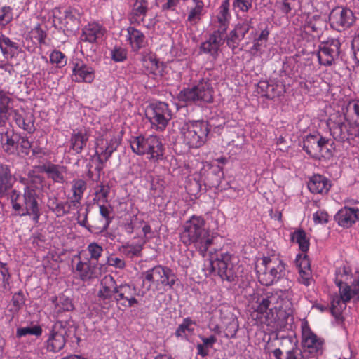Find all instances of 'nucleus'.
Returning a JSON list of instances; mask_svg holds the SVG:
<instances>
[{
  "label": "nucleus",
  "mask_w": 359,
  "mask_h": 359,
  "mask_svg": "<svg viewBox=\"0 0 359 359\" xmlns=\"http://www.w3.org/2000/svg\"><path fill=\"white\" fill-rule=\"evenodd\" d=\"M0 50L6 57L8 56L13 57L18 53L15 43L3 35H0Z\"/></svg>",
  "instance_id": "nucleus-36"
},
{
  "label": "nucleus",
  "mask_w": 359,
  "mask_h": 359,
  "mask_svg": "<svg viewBox=\"0 0 359 359\" xmlns=\"http://www.w3.org/2000/svg\"><path fill=\"white\" fill-rule=\"evenodd\" d=\"M132 151L137 155H149V159L157 161L162 159L164 148L161 138L157 135H139L130 140Z\"/></svg>",
  "instance_id": "nucleus-3"
},
{
  "label": "nucleus",
  "mask_w": 359,
  "mask_h": 359,
  "mask_svg": "<svg viewBox=\"0 0 359 359\" xmlns=\"http://www.w3.org/2000/svg\"><path fill=\"white\" fill-rule=\"evenodd\" d=\"M224 177V172L222 168L219 166H216L210 168L208 171L205 177V187H218Z\"/></svg>",
  "instance_id": "nucleus-30"
},
{
  "label": "nucleus",
  "mask_w": 359,
  "mask_h": 359,
  "mask_svg": "<svg viewBox=\"0 0 359 359\" xmlns=\"http://www.w3.org/2000/svg\"><path fill=\"white\" fill-rule=\"evenodd\" d=\"M87 250L90 253L91 262H96L97 264L99 258L101 257L104 249L97 243H90L88 247Z\"/></svg>",
  "instance_id": "nucleus-43"
},
{
  "label": "nucleus",
  "mask_w": 359,
  "mask_h": 359,
  "mask_svg": "<svg viewBox=\"0 0 359 359\" xmlns=\"http://www.w3.org/2000/svg\"><path fill=\"white\" fill-rule=\"evenodd\" d=\"M110 191V187L108 184H100L96 191L95 196L97 200L102 202H107Z\"/></svg>",
  "instance_id": "nucleus-47"
},
{
  "label": "nucleus",
  "mask_w": 359,
  "mask_h": 359,
  "mask_svg": "<svg viewBox=\"0 0 359 359\" xmlns=\"http://www.w3.org/2000/svg\"><path fill=\"white\" fill-rule=\"evenodd\" d=\"M41 170L55 183L62 184L65 181L64 173L67 172V168L63 165L48 163L41 167Z\"/></svg>",
  "instance_id": "nucleus-25"
},
{
  "label": "nucleus",
  "mask_w": 359,
  "mask_h": 359,
  "mask_svg": "<svg viewBox=\"0 0 359 359\" xmlns=\"http://www.w3.org/2000/svg\"><path fill=\"white\" fill-rule=\"evenodd\" d=\"M42 334V328L38 324H33L32 323L30 325L24 327V339L28 335H34L36 337H39Z\"/></svg>",
  "instance_id": "nucleus-49"
},
{
  "label": "nucleus",
  "mask_w": 359,
  "mask_h": 359,
  "mask_svg": "<svg viewBox=\"0 0 359 359\" xmlns=\"http://www.w3.org/2000/svg\"><path fill=\"white\" fill-rule=\"evenodd\" d=\"M339 276H342V274L337 273V276L335 278V283L339 287V291L340 297L343 302H349L351 298L355 297L353 294H352V287L348 285L347 283H344L342 278H339Z\"/></svg>",
  "instance_id": "nucleus-34"
},
{
  "label": "nucleus",
  "mask_w": 359,
  "mask_h": 359,
  "mask_svg": "<svg viewBox=\"0 0 359 359\" xmlns=\"http://www.w3.org/2000/svg\"><path fill=\"white\" fill-rule=\"evenodd\" d=\"M128 40L134 50H139L145 45V36L140 30L133 27L127 29Z\"/></svg>",
  "instance_id": "nucleus-29"
},
{
  "label": "nucleus",
  "mask_w": 359,
  "mask_h": 359,
  "mask_svg": "<svg viewBox=\"0 0 359 359\" xmlns=\"http://www.w3.org/2000/svg\"><path fill=\"white\" fill-rule=\"evenodd\" d=\"M334 219L339 226L349 228L359 220V209L345 206L338 211Z\"/></svg>",
  "instance_id": "nucleus-20"
},
{
  "label": "nucleus",
  "mask_w": 359,
  "mask_h": 359,
  "mask_svg": "<svg viewBox=\"0 0 359 359\" xmlns=\"http://www.w3.org/2000/svg\"><path fill=\"white\" fill-rule=\"evenodd\" d=\"M196 325L190 318H186L182 323L177 327L175 334L177 338L187 339L189 334L194 331V325Z\"/></svg>",
  "instance_id": "nucleus-35"
},
{
  "label": "nucleus",
  "mask_w": 359,
  "mask_h": 359,
  "mask_svg": "<svg viewBox=\"0 0 359 359\" xmlns=\"http://www.w3.org/2000/svg\"><path fill=\"white\" fill-rule=\"evenodd\" d=\"M302 351L306 358L315 357L322 353L323 340L309 329L302 332Z\"/></svg>",
  "instance_id": "nucleus-14"
},
{
  "label": "nucleus",
  "mask_w": 359,
  "mask_h": 359,
  "mask_svg": "<svg viewBox=\"0 0 359 359\" xmlns=\"http://www.w3.org/2000/svg\"><path fill=\"white\" fill-rule=\"evenodd\" d=\"M216 25H215L216 29H219L222 32H226L229 20L226 18V17L221 16L219 14L217 15V21L215 22Z\"/></svg>",
  "instance_id": "nucleus-56"
},
{
  "label": "nucleus",
  "mask_w": 359,
  "mask_h": 359,
  "mask_svg": "<svg viewBox=\"0 0 359 359\" xmlns=\"http://www.w3.org/2000/svg\"><path fill=\"white\" fill-rule=\"evenodd\" d=\"M184 142L192 148H198L204 144L210 130L206 121H196L186 123L182 127Z\"/></svg>",
  "instance_id": "nucleus-5"
},
{
  "label": "nucleus",
  "mask_w": 359,
  "mask_h": 359,
  "mask_svg": "<svg viewBox=\"0 0 359 359\" xmlns=\"http://www.w3.org/2000/svg\"><path fill=\"white\" fill-rule=\"evenodd\" d=\"M341 43L337 39H328L319 46L317 57L320 65L331 66L339 58Z\"/></svg>",
  "instance_id": "nucleus-12"
},
{
  "label": "nucleus",
  "mask_w": 359,
  "mask_h": 359,
  "mask_svg": "<svg viewBox=\"0 0 359 359\" xmlns=\"http://www.w3.org/2000/svg\"><path fill=\"white\" fill-rule=\"evenodd\" d=\"M195 6L190 10L188 15L187 20L191 25H196L199 22L203 15L204 4L201 0H194Z\"/></svg>",
  "instance_id": "nucleus-37"
},
{
  "label": "nucleus",
  "mask_w": 359,
  "mask_h": 359,
  "mask_svg": "<svg viewBox=\"0 0 359 359\" xmlns=\"http://www.w3.org/2000/svg\"><path fill=\"white\" fill-rule=\"evenodd\" d=\"M126 50L121 48H114V50L111 51V58L116 62H123L126 60Z\"/></svg>",
  "instance_id": "nucleus-60"
},
{
  "label": "nucleus",
  "mask_w": 359,
  "mask_h": 359,
  "mask_svg": "<svg viewBox=\"0 0 359 359\" xmlns=\"http://www.w3.org/2000/svg\"><path fill=\"white\" fill-rule=\"evenodd\" d=\"M76 270L80 279L84 282L97 278L100 275V269L97 264L88 259L85 262L79 261L76 264Z\"/></svg>",
  "instance_id": "nucleus-18"
},
{
  "label": "nucleus",
  "mask_w": 359,
  "mask_h": 359,
  "mask_svg": "<svg viewBox=\"0 0 359 359\" xmlns=\"http://www.w3.org/2000/svg\"><path fill=\"white\" fill-rule=\"evenodd\" d=\"M10 101L9 97L3 91H0V126L5 123V120L7 118Z\"/></svg>",
  "instance_id": "nucleus-40"
},
{
  "label": "nucleus",
  "mask_w": 359,
  "mask_h": 359,
  "mask_svg": "<svg viewBox=\"0 0 359 359\" xmlns=\"http://www.w3.org/2000/svg\"><path fill=\"white\" fill-rule=\"evenodd\" d=\"M89 136L87 133L79 131L76 133H73L71 137V149L76 154L81 153L83 148L86 147Z\"/></svg>",
  "instance_id": "nucleus-31"
},
{
  "label": "nucleus",
  "mask_w": 359,
  "mask_h": 359,
  "mask_svg": "<svg viewBox=\"0 0 359 359\" xmlns=\"http://www.w3.org/2000/svg\"><path fill=\"white\" fill-rule=\"evenodd\" d=\"M199 338L203 343L196 345L197 354L202 357H205L209 355L210 349L217 342V338L215 335H210L209 337L200 335Z\"/></svg>",
  "instance_id": "nucleus-32"
},
{
  "label": "nucleus",
  "mask_w": 359,
  "mask_h": 359,
  "mask_svg": "<svg viewBox=\"0 0 359 359\" xmlns=\"http://www.w3.org/2000/svg\"><path fill=\"white\" fill-rule=\"evenodd\" d=\"M117 285L115 279L111 276H106L100 283V289L97 293L99 299L106 304L110 303L112 298L114 299V296H116Z\"/></svg>",
  "instance_id": "nucleus-19"
},
{
  "label": "nucleus",
  "mask_w": 359,
  "mask_h": 359,
  "mask_svg": "<svg viewBox=\"0 0 359 359\" xmlns=\"http://www.w3.org/2000/svg\"><path fill=\"white\" fill-rule=\"evenodd\" d=\"M238 329V325L236 320H233L232 321L229 322L226 328V337L233 338L236 334Z\"/></svg>",
  "instance_id": "nucleus-59"
},
{
  "label": "nucleus",
  "mask_w": 359,
  "mask_h": 359,
  "mask_svg": "<svg viewBox=\"0 0 359 359\" xmlns=\"http://www.w3.org/2000/svg\"><path fill=\"white\" fill-rule=\"evenodd\" d=\"M200 50L201 52L209 54L214 59H216L218 56L219 48L212 44L210 41L206 40L205 42H203L200 46Z\"/></svg>",
  "instance_id": "nucleus-46"
},
{
  "label": "nucleus",
  "mask_w": 359,
  "mask_h": 359,
  "mask_svg": "<svg viewBox=\"0 0 359 359\" xmlns=\"http://www.w3.org/2000/svg\"><path fill=\"white\" fill-rule=\"evenodd\" d=\"M291 240L292 242L298 243L299 249L303 252H306L309 250V241L304 230L299 229L293 232L291 235Z\"/></svg>",
  "instance_id": "nucleus-38"
},
{
  "label": "nucleus",
  "mask_w": 359,
  "mask_h": 359,
  "mask_svg": "<svg viewBox=\"0 0 359 359\" xmlns=\"http://www.w3.org/2000/svg\"><path fill=\"white\" fill-rule=\"evenodd\" d=\"M307 187L313 194H327L330 191L332 184L330 180L322 175H313L308 182Z\"/></svg>",
  "instance_id": "nucleus-22"
},
{
  "label": "nucleus",
  "mask_w": 359,
  "mask_h": 359,
  "mask_svg": "<svg viewBox=\"0 0 359 359\" xmlns=\"http://www.w3.org/2000/svg\"><path fill=\"white\" fill-rule=\"evenodd\" d=\"M299 282L304 284L306 286L310 285L311 281V269H306L305 270H299Z\"/></svg>",
  "instance_id": "nucleus-58"
},
{
  "label": "nucleus",
  "mask_w": 359,
  "mask_h": 359,
  "mask_svg": "<svg viewBox=\"0 0 359 359\" xmlns=\"http://www.w3.org/2000/svg\"><path fill=\"white\" fill-rule=\"evenodd\" d=\"M143 276L144 280L169 288H172L177 280V276L170 269L161 265L155 266L147 270L143 273Z\"/></svg>",
  "instance_id": "nucleus-11"
},
{
  "label": "nucleus",
  "mask_w": 359,
  "mask_h": 359,
  "mask_svg": "<svg viewBox=\"0 0 359 359\" xmlns=\"http://www.w3.org/2000/svg\"><path fill=\"white\" fill-rule=\"evenodd\" d=\"M313 218L316 224H326L328 222L329 215L325 211L319 210L313 214Z\"/></svg>",
  "instance_id": "nucleus-61"
},
{
  "label": "nucleus",
  "mask_w": 359,
  "mask_h": 359,
  "mask_svg": "<svg viewBox=\"0 0 359 359\" xmlns=\"http://www.w3.org/2000/svg\"><path fill=\"white\" fill-rule=\"evenodd\" d=\"M88 208H86L84 209V211L81 208L78 210V216H77V221L78 224L86 228L88 230H90L91 228L90 227V224L88 223Z\"/></svg>",
  "instance_id": "nucleus-51"
},
{
  "label": "nucleus",
  "mask_w": 359,
  "mask_h": 359,
  "mask_svg": "<svg viewBox=\"0 0 359 359\" xmlns=\"http://www.w3.org/2000/svg\"><path fill=\"white\" fill-rule=\"evenodd\" d=\"M104 33L105 29L102 25L96 22L89 23L83 28L80 39L82 42L94 43L102 39Z\"/></svg>",
  "instance_id": "nucleus-21"
},
{
  "label": "nucleus",
  "mask_w": 359,
  "mask_h": 359,
  "mask_svg": "<svg viewBox=\"0 0 359 359\" xmlns=\"http://www.w3.org/2000/svg\"><path fill=\"white\" fill-rule=\"evenodd\" d=\"M15 179L11 173L7 165H0V197L6 194L8 191L13 187Z\"/></svg>",
  "instance_id": "nucleus-27"
},
{
  "label": "nucleus",
  "mask_w": 359,
  "mask_h": 359,
  "mask_svg": "<svg viewBox=\"0 0 359 359\" xmlns=\"http://www.w3.org/2000/svg\"><path fill=\"white\" fill-rule=\"evenodd\" d=\"M124 248H126V255L130 257H140L141 255V251L142 250V245H130Z\"/></svg>",
  "instance_id": "nucleus-55"
},
{
  "label": "nucleus",
  "mask_w": 359,
  "mask_h": 359,
  "mask_svg": "<svg viewBox=\"0 0 359 359\" xmlns=\"http://www.w3.org/2000/svg\"><path fill=\"white\" fill-rule=\"evenodd\" d=\"M282 294H266V295H259L254 294L252 299L255 301V305H252L254 311L257 313L256 318L260 320L262 323L270 325L277 323L279 326H284L287 319L292 314V303L283 299L292 294V291L285 290H280Z\"/></svg>",
  "instance_id": "nucleus-1"
},
{
  "label": "nucleus",
  "mask_w": 359,
  "mask_h": 359,
  "mask_svg": "<svg viewBox=\"0 0 359 359\" xmlns=\"http://www.w3.org/2000/svg\"><path fill=\"white\" fill-rule=\"evenodd\" d=\"M237 262L238 259L235 256L227 252H221L217 255L215 259H210L208 260L210 272L217 271V274L222 280L233 282L238 277V266L236 264Z\"/></svg>",
  "instance_id": "nucleus-4"
},
{
  "label": "nucleus",
  "mask_w": 359,
  "mask_h": 359,
  "mask_svg": "<svg viewBox=\"0 0 359 359\" xmlns=\"http://www.w3.org/2000/svg\"><path fill=\"white\" fill-rule=\"evenodd\" d=\"M262 266L257 270L259 281L264 285H271L285 276V264L276 257H264Z\"/></svg>",
  "instance_id": "nucleus-6"
},
{
  "label": "nucleus",
  "mask_w": 359,
  "mask_h": 359,
  "mask_svg": "<svg viewBox=\"0 0 359 359\" xmlns=\"http://www.w3.org/2000/svg\"><path fill=\"white\" fill-rule=\"evenodd\" d=\"M226 32H222L221 30L215 29L214 32L210 34L208 41L219 49L226 39Z\"/></svg>",
  "instance_id": "nucleus-41"
},
{
  "label": "nucleus",
  "mask_w": 359,
  "mask_h": 359,
  "mask_svg": "<svg viewBox=\"0 0 359 359\" xmlns=\"http://www.w3.org/2000/svg\"><path fill=\"white\" fill-rule=\"evenodd\" d=\"M226 39L227 45L232 49H235L238 46L239 41L242 40L233 29L230 32L228 36H226Z\"/></svg>",
  "instance_id": "nucleus-53"
},
{
  "label": "nucleus",
  "mask_w": 359,
  "mask_h": 359,
  "mask_svg": "<svg viewBox=\"0 0 359 359\" xmlns=\"http://www.w3.org/2000/svg\"><path fill=\"white\" fill-rule=\"evenodd\" d=\"M72 80L76 82L91 83L94 79V72L92 67L79 62L73 67Z\"/></svg>",
  "instance_id": "nucleus-24"
},
{
  "label": "nucleus",
  "mask_w": 359,
  "mask_h": 359,
  "mask_svg": "<svg viewBox=\"0 0 359 359\" xmlns=\"http://www.w3.org/2000/svg\"><path fill=\"white\" fill-rule=\"evenodd\" d=\"M50 62L61 67L66 65L65 55L60 51L54 50L50 55Z\"/></svg>",
  "instance_id": "nucleus-48"
},
{
  "label": "nucleus",
  "mask_w": 359,
  "mask_h": 359,
  "mask_svg": "<svg viewBox=\"0 0 359 359\" xmlns=\"http://www.w3.org/2000/svg\"><path fill=\"white\" fill-rule=\"evenodd\" d=\"M24 202L25 203L26 212L34 224L38 223L41 215V208L38 203V196L33 189H27L24 192Z\"/></svg>",
  "instance_id": "nucleus-17"
},
{
  "label": "nucleus",
  "mask_w": 359,
  "mask_h": 359,
  "mask_svg": "<svg viewBox=\"0 0 359 359\" xmlns=\"http://www.w3.org/2000/svg\"><path fill=\"white\" fill-rule=\"evenodd\" d=\"M6 139V142L5 144L3 143V148L5 151L12 154L14 152L15 149V142L13 140L9 138V137L6 135L5 137H1V142H3Z\"/></svg>",
  "instance_id": "nucleus-62"
},
{
  "label": "nucleus",
  "mask_w": 359,
  "mask_h": 359,
  "mask_svg": "<svg viewBox=\"0 0 359 359\" xmlns=\"http://www.w3.org/2000/svg\"><path fill=\"white\" fill-rule=\"evenodd\" d=\"M104 219L100 218L99 216H96L91 219V224H90V230H88L90 232H103L106 231L109 225L104 224Z\"/></svg>",
  "instance_id": "nucleus-44"
},
{
  "label": "nucleus",
  "mask_w": 359,
  "mask_h": 359,
  "mask_svg": "<svg viewBox=\"0 0 359 359\" xmlns=\"http://www.w3.org/2000/svg\"><path fill=\"white\" fill-rule=\"evenodd\" d=\"M357 128L351 126L344 122H337L331 129V134L337 141L344 142L356 136Z\"/></svg>",
  "instance_id": "nucleus-23"
},
{
  "label": "nucleus",
  "mask_w": 359,
  "mask_h": 359,
  "mask_svg": "<svg viewBox=\"0 0 359 359\" xmlns=\"http://www.w3.org/2000/svg\"><path fill=\"white\" fill-rule=\"evenodd\" d=\"M180 101L187 104L197 102L211 103L213 101V90L208 81H202L192 88H184L177 95Z\"/></svg>",
  "instance_id": "nucleus-7"
},
{
  "label": "nucleus",
  "mask_w": 359,
  "mask_h": 359,
  "mask_svg": "<svg viewBox=\"0 0 359 359\" xmlns=\"http://www.w3.org/2000/svg\"><path fill=\"white\" fill-rule=\"evenodd\" d=\"M331 142L320 135H308L302 142V149L313 158H329L332 155L331 149L327 148Z\"/></svg>",
  "instance_id": "nucleus-9"
},
{
  "label": "nucleus",
  "mask_w": 359,
  "mask_h": 359,
  "mask_svg": "<svg viewBox=\"0 0 359 359\" xmlns=\"http://www.w3.org/2000/svg\"><path fill=\"white\" fill-rule=\"evenodd\" d=\"M149 3L147 0H136L133 5L130 14L131 23L140 24L144 22V17L148 11Z\"/></svg>",
  "instance_id": "nucleus-26"
},
{
  "label": "nucleus",
  "mask_w": 359,
  "mask_h": 359,
  "mask_svg": "<svg viewBox=\"0 0 359 359\" xmlns=\"http://www.w3.org/2000/svg\"><path fill=\"white\" fill-rule=\"evenodd\" d=\"M296 263L298 269L305 270L306 269H310V262L306 255L302 257L301 255H298L296 259Z\"/></svg>",
  "instance_id": "nucleus-63"
},
{
  "label": "nucleus",
  "mask_w": 359,
  "mask_h": 359,
  "mask_svg": "<svg viewBox=\"0 0 359 359\" xmlns=\"http://www.w3.org/2000/svg\"><path fill=\"white\" fill-rule=\"evenodd\" d=\"M73 329L67 321H57L52 327L50 335L47 341V348L54 353L62 350Z\"/></svg>",
  "instance_id": "nucleus-10"
},
{
  "label": "nucleus",
  "mask_w": 359,
  "mask_h": 359,
  "mask_svg": "<svg viewBox=\"0 0 359 359\" xmlns=\"http://www.w3.org/2000/svg\"><path fill=\"white\" fill-rule=\"evenodd\" d=\"M86 188L87 184L83 180L76 179L72 181L71 203L74 208H77L80 205Z\"/></svg>",
  "instance_id": "nucleus-28"
},
{
  "label": "nucleus",
  "mask_w": 359,
  "mask_h": 359,
  "mask_svg": "<svg viewBox=\"0 0 359 359\" xmlns=\"http://www.w3.org/2000/svg\"><path fill=\"white\" fill-rule=\"evenodd\" d=\"M347 302H343L339 297L333 298L330 311L336 319L340 320L341 318L342 311L346 309Z\"/></svg>",
  "instance_id": "nucleus-39"
},
{
  "label": "nucleus",
  "mask_w": 359,
  "mask_h": 359,
  "mask_svg": "<svg viewBox=\"0 0 359 359\" xmlns=\"http://www.w3.org/2000/svg\"><path fill=\"white\" fill-rule=\"evenodd\" d=\"M100 218L104 219V226L109 225L113 219V217L111 215L112 213V209L110 206H106L104 205H100Z\"/></svg>",
  "instance_id": "nucleus-50"
},
{
  "label": "nucleus",
  "mask_w": 359,
  "mask_h": 359,
  "mask_svg": "<svg viewBox=\"0 0 359 359\" xmlns=\"http://www.w3.org/2000/svg\"><path fill=\"white\" fill-rule=\"evenodd\" d=\"M329 22L332 28L342 32L354 22L353 14L350 9L337 7L331 11Z\"/></svg>",
  "instance_id": "nucleus-13"
},
{
  "label": "nucleus",
  "mask_w": 359,
  "mask_h": 359,
  "mask_svg": "<svg viewBox=\"0 0 359 359\" xmlns=\"http://www.w3.org/2000/svg\"><path fill=\"white\" fill-rule=\"evenodd\" d=\"M146 116L158 130H163L172 119V113L168 103L154 102L147 107Z\"/></svg>",
  "instance_id": "nucleus-8"
},
{
  "label": "nucleus",
  "mask_w": 359,
  "mask_h": 359,
  "mask_svg": "<svg viewBox=\"0 0 359 359\" xmlns=\"http://www.w3.org/2000/svg\"><path fill=\"white\" fill-rule=\"evenodd\" d=\"M204 226L205 221L202 217L193 216L184 224V231L180 234L182 242L186 245L194 244L202 256H205L212 244V237Z\"/></svg>",
  "instance_id": "nucleus-2"
},
{
  "label": "nucleus",
  "mask_w": 359,
  "mask_h": 359,
  "mask_svg": "<svg viewBox=\"0 0 359 359\" xmlns=\"http://www.w3.org/2000/svg\"><path fill=\"white\" fill-rule=\"evenodd\" d=\"M61 23L63 25L64 29H65L67 32H74L79 27V20L73 14L72 9L68 8L66 9L64 12V18L61 21Z\"/></svg>",
  "instance_id": "nucleus-33"
},
{
  "label": "nucleus",
  "mask_w": 359,
  "mask_h": 359,
  "mask_svg": "<svg viewBox=\"0 0 359 359\" xmlns=\"http://www.w3.org/2000/svg\"><path fill=\"white\" fill-rule=\"evenodd\" d=\"M73 207L71 201L69 203L60 201L53 210L52 212L55 214L57 217H62L68 214L70 211V208Z\"/></svg>",
  "instance_id": "nucleus-45"
},
{
  "label": "nucleus",
  "mask_w": 359,
  "mask_h": 359,
  "mask_svg": "<svg viewBox=\"0 0 359 359\" xmlns=\"http://www.w3.org/2000/svg\"><path fill=\"white\" fill-rule=\"evenodd\" d=\"M45 37V32L39 26H36L29 32L26 40L30 39L34 43H44Z\"/></svg>",
  "instance_id": "nucleus-42"
},
{
  "label": "nucleus",
  "mask_w": 359,
  "mask_h": 359,
  "mask_svg": "<svg viewBox=\"0 0 359 359\" xmlns=\"http://www.w3.org/2000/svg\"><path fill=\"white\" fill-rule=\"evenodd\" d=\"M250 27V26L248 22H243L242 24L237 25L233 30L243 39L248 32Z\"/></svg>",
  "instance_id": "nucleus-64"
},
{
  "label": "nucleus",
  "mask_w": 359,
  "mask_h": 359,
  "mask_svg": "<svg viewBox=\"0 0 359 359\" xmlns=\"http://www.w3.org/2000/svg\"><path fill=\"white\" fill-rule=\"evenodd\" d=\"M57 306H59V310L62 311H72L74 309V305L72 303V300L65 297V296H61L57 299Z\"/></svg>",
  "instance_id": "nucleus-52"
},
{
  "label": "nucleus",
  "mask_w": 359,
  "mask_h": 359,
  "mask_svg": "<svg viewBox=\"0 0 359 359\" xmlns=\"http://www.w3.org/2000/svg\"><path fill=\"white\" fill-rule=\"evenodd\" d=\"M282 349L273 351L276 359H305L304 353L297 344V341L292 337H282Z\"/></svg>",
  "instance_id": "nucleus-15"
},
{
  "label": "nucleus",
  "mask_w": 359,
  "mask_h": 359,
  "mask_svg": "<svg viewBox=\"0 0 359 359\" xmlns=\"http://www.w3.org/2000/svg\"><path fill=\"white\" fill-rule=\"evenodd\" d=\"M9 7H3L0 9V28L4 27L11 20Z\"/></svg>",
  "instance_id": "nucleus-54"
},
{
  "label": "nucleus",
  "mask_w": 359,
  "mask_h": 359,
  "mask_svg": "<svg viewBox=\"0 0 359 359\" xmlns=\"http://www.w3.org/2000/svg\"><path fill=\"white\" fill-rule=\"evenodd\" d=\"M114 301L123 307H133L138 304L135 298L137 294V288L133 284L123 283L117 285Z\"/></svg>",
  "instance_id": "nucleus-16"
},
{
  "label": "nucleus",
  "mask_w": 359,
  "mask_h": 359,
  "mask_svg": "<svg viewBox=\"0 0 359 359\" xmlns=\"http://www.w3.org/2000/svg\"><path fill=\"white\" fill-rule=\"evenodd\" d=\"M233 6L243 12H247L252 6V0H234Z\"/></svg>",
  "instance_id": "nucleus-57"
}]
</instances>
